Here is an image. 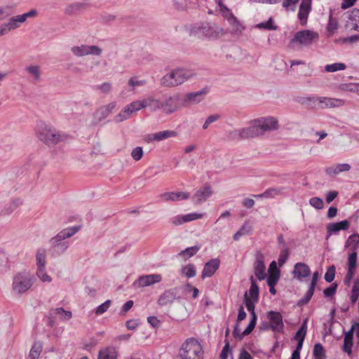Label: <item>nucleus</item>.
Masks as SVG:
<instances>
[{"mask_svg": "<svg viewBox=\"0 0 359 359\" xmlns=\"http://www.w3.org/2000/svg\"><path fill=\"white\" fill-rule=\"evenodd\" d=\"M86 7V4L81 2H76L68 5L65 10V13L67 15L78 14L81 10Z\"/></svg>", "mask_w": 359, "mask_h": 359, "instance_id": "obj_32", "label": "nucleus"}, {"mask_svg": "<svg viewBox=\"0 0 359 359\" xmlns=\"http://www.w3.org/2000/svg\"><path fill=\"white\" fill-rule=\"evenodd\" d=\"M102 53V48L97 46H88L86 45V55H95L100 56Z\"/></svg>", "mask_w": 359, "mask_h": 359, "instance_id": "obj_44", "label": "nucleus"}, {"mask_svg": "<svg viewBox=\"0 0 359 359\" xmlns=\"http://www.w3.org/2000/svg\"><path fill=\"white\" fill-rule=\"evenodd\" d=\"M181 273L188 278H194L196 274L195 266L189 264L181 269Z\"/></svg>", "mask_w": 359, "mask_h": 359, "instance_id": "obj_40", "label": "nucleus"}, {"mask_svg": "<svg viewBox=\"0 0 359 359\" xmlns=\"http://www.w3.org/2000/svg\"><path fill=\"white\" fill-rule=\"evenodd\" d=\"M314 290H313L312 288L309 287L306 294H304V297L299 299V301L298 302V305L302 306L306 304L311 299L314 293Z\"/></svg>", "mask_w": 359, "mask_h": 359, "instance_id": "obj_52", "label": "nucleus"}, {"mask_svg": "<svg viewBox=\"0 0 359 359\" xmlns=\"http://www.w3.org/2000/svg\"><path fill=\"white\" fill-rule=\"evenodd\" d=\"M257 301H254L253 299H250L248 296V293L245 292L244 294V302L247 309L252 313L255 312V303Z\"/></svg>", "mask_w": 359, "mask_h": 359, "instance_id": "obj_51", "label": "nucleus"}, {"mask_svg": "<svg viewBox=\"0 0 359 359\" xmlns=\"http://www.w3.org/2000/svg\"><path fill=\"white\" fill-rule=\"evenodd\" d=\"M55 311L57 314L62 315L65 320H69L72 316L71 311H65L63 308H57Z\"/></svg>", "mask_w": 359, "mask_h": 359, "instance_id": "obj_60", "label": "nucleus"}, {"mask_svg": "<svg viewBox=\"0 0 359 359\" xmlns=\"http://www.w3.org/2000/svg\"><path fill=\"white\" fill-rule=\"evenodd\" d=\"M279 276L280 272L278 269H276V271L274 272L270 273L267 278L268 285H276L278 281Z\"/></svg>", "mask_w": 359, "mask_h": 359, "instance_id": "obj_47", "label": "nucleus"}, {"mask_svg": "<svg viewBox=\"0 0 359 359\" xmlns=\"http://www.w3.org/2000/svg\"><path fill=\"white\" fill-rule=\"evenodd\" d=\"M212 194V188L205 185L198 189L192 197L194 203L199 205L206 201Z\"/></svg>", "mask_w": 359, "mask_h": 359, "instance_id": "obj_15", "label": "nucleus"}, {"mask_svg": "<svg viewBox=\"0 0 359 359\" xmlns=\"http://www.w3.org/2000/svg\"><path fill=\"white\" fill-rule=\"evenodd\" d=\"M192 32L202 35L206 38L216 39L223 35V29L215 23L204 22L196 25L192 28Z\"/></svg>", "mask_w": 359, "mask_h": 359, "instance_id": "obj_9", "label": "nucleus"}, {"mask_svg": "<svg viewBox=\"0 0 359 359\" xmlns=\"http://www.w3.org/2000/svg\"><path fill=\"white\" fill-rule=\"evenodd\" d=\"M358 86L352 83H342L339 86V88L344 91L357 92Z\"/></svg>", "mask_w": 359, "mask_h": 359, "instance_id": "obj_59", "label": "nucleus"}, {"mask_svg": "<svg viewBox=\"0 0 359 359\" xmlns=\"http://www.w3.org/2000/svg\"><path fill=\"white\" fill-rule=\"evenodd\" d=\"M313 354L314 359H326L325 351L320 343L314 345Z\"/></svg>", "mask_w": 359, "mask_h": 359, "instance_id": "obj_38", "label": "nucleus"}, {"mask_svg": "<svg viewBox=\"0 0 359 359\" xmlns=\"http://www.w3.org/2000/svg\"><path fill=\"white\" fill-rule=\"evenodd\" d=\"M283 189L280 188H270L266 189L264 193L255 196L257 198H274L276 196L280 195Z\"/></svg>", "mask_w": 359, "mask_h": 359, "instance_id": "obj_35", "label": "nucleus"}, {"mask_svg": "<svg viewBox=\"0 0 359 359\" xmlns=\"http://www.w3.org/2000/svg\"><path fill=\"white\" fill-rule=\"evenodd\" d=\"M79 226H75L62 230L55 237L50 240L49 243L50 246L58 254L64 253L69 247V242L65 241V240L74 236L79 231Z\"/></svg>", "mask_w": 359, "mask_h": 359, "instance_id": "obj_4", "label": "nucleus"}, {"mask_svg": "<svg viewBox=\"0 0 359 359\" xmlns=\"http://www.w3.org/2000/svg\"><path fill=\"white\" fill-rule=\"evenodd\" d=\"M116 106V102H113L107 105L100 107L95 112V118L98 121L104 120L111 113V111L115 109Z\"/></svg>", "mask_w": 359, "mask_h": 359, "instance_id": "obj_22", "label": "nucleus"}, {"mask_svg": "<svg viewBox=\"0 0 359 359\" xmlns=\"http://www.w3.org/2000/svg\"><path fill=\"white\" fill-rule=\"evenodd\" d=\"M202 355L201 344L197 340L190 338L182 344L177 359H202Z\"/></svg>", "mask_w": 359, "mask_h": 359, "instance_id": "obj_5", "label": "nucleus"}, {"mask_svg": "<svg viewBox=\"0 0 359 359\" xmlns=\"http://www.w3.org/2000/svg\"><path fill=\"white\" fill-rule=\"evenodd\" d=\"M220 265V261L217 258L211 259L204 265L201 278L203 279L205 278L211 277L216 271L219 269Z\"/></svg>", "mask_w": 359, "mask_h": 359, "instance_id": "obj_17", "label": "nucleus"}, {"mask_svg": "<svg viewBox=\"0 0 359 359\" xmlns=\"http://www.w3.org/2000/svg\"><path fill=\"white\" fill-rule=\"evenodd\" d=\"M25 70L33 77L34 81H41V70L38 65H30L25 68Z\"/></svg>", "mask_w": 359, "mask_h": 359, "instance_id": "obj_36", "label": "nucleus"}, {"mask_svg": "<svg viewBox=\"0 0 359 359\" xmlns=\"http://www.w3.org/2000/svg\"><path fill=\"white\" fill-rule=\"evenodd\" d=\"M309 204L313 208L321 210L324 207V203L322 198L319 197H312L309 200Z\"/></svg>", "mask_w": 359, "mask_h": 359, "instance_id": "obj_50", "label": "nucleus"}, {"mask_svg": "<svg viewBox=\"0 0 359 359\" xmlns=\"http://www.w3.org/2000/svg\"><path fill=\"white\" fill-rule=\"evenodd\" d=\"M357 265V252L356 251L352 252L348 257L347 263V273L344 279V283L348 285L351 280L353 278L355 273V268Z\"/></svg>", "mask_w": 359, "mask_h": 359, "instance_id": "obj_16", "label": "nucleus"}, {"mask_svg": "<svg viewBox=\"0 0 359 359\" xmlns=\"http://www.w3.org/2000/svg\"><path fill=\"white\" fill-rule=\"evenodd\" d=\"M5 25L7 27L9 32L15 29L20 27L19 24L17 22V21L13 17L10 18L8 22Z\"/></svg>", "mask_w": 359, "mask_h": 359, "instance_id": "obj_62", "label": "nucleus"}, {"mask_svg": "<svg viewBox=\"0 0 359 359\" xmlns=\"http://www.w3.org/2000/svg\"><path fill=\"white\" fill-rule=\"evenodd\" d=\"M350 226L348 220H343L339 222L330 223L327 226V233H335L340 230H346Z\"/></svg>", "mask_w": 359, "mask_h": 359, "instance_id": "obj_27", "label": "nucleus"}, {"mask_svg": "<svg viewBox=\"0 0 359 359\" xmlns=\"http://www.w3.org/2000/svg\"><path fill=\"white\" fill-rule=\"evenodd\" d=\"M34 277L28 272H19L13 276L12 290L14 294L21 295L27 292L33 285Z\"/></svg>", "mask_w": 359, "mask_h": 359, "instance_id": "obj_6", "label": "nucleus"}, {"mask_svg": "<svg viewBox=\"0 0 359 359\" xmlns=\"http://www.w3.org/2000/svg\"><path fill=\"white\" fill-rule=\"evenodd\" d=\"M71 51L76 57L86 56V45L73 46L71 48Z\"/></svg>", "mask_w": 359, "mask_h": 359, "instance_id": "obj_49", "label": "nucleus"}, {"mask_svg": "<svg viewBox=\"0 0 359 359\" xmlns=\"http://www.w3.org/2000/svg\"><path fill=\"white\" fill-rule=\"evenodd\" d=\"M252 138L278 129V121L273 116L260 117L252 120L249 126Z\"/></svg>", "mask_w": 359, "mask_h": 359, "instance_id": "obj_1", "label": "nucleus"}, {"mask_svg": "<svg viewBox=\"0 0 359 359\" xmlns=\"http://www.w3.org/2000/svg\"><path fill=\"white\" fill-rule=\"evenodd\" d=\"M177 135V132L171 130H166L150 135L149 139L151 140L160 142L166 139L176 137Z\"/></svg>", "mask_w": 359, "mask_h": 359, "instance_id": "obj_24", "label": "nucleus"}, {"mask_svg": "<svg viewBox=\"0 0 359 359\" xmlns=\"http://www.w3.org/2000/svg\"><path fill=\"white\" fill-rule=\"evenodd\" d=\"M226 18L229 23L232 26V32L235 34H240L242 32L244 29L243 26L232 13H229V16L226 15Z\"/></svg>", "mask_w": 359, "mask_h": 359, "instance_id": "obj_31", "label": "nucleus"}, {"mask_svg": "<svg viewBox=\"0 0 359 359\" xmlns=\"http://www.w3.org/2000/svg\"><path fill=\"white\" fill-rule=\"evenodd\" d=\"M299 0H283V6L286 10L294 11L297 4ZM312 0H302L299 6L298 18L301 25H304L308 19V15L311 10Z\"/></svg>", "mask_w": 359, "mask_h": 359, "instance_id": "obj_8", "label": "nucleus"}, {"mask_svg": "<svg viewBox=\"0 0 359 359\" xmlns=\"http://www.w3.org/2000/svg\"><path fill=\"white\" fill-rule=\"evenodd\" d=\"M310 273V269L305 263L298 262L294 266V278L299 280H302L304 278L308 277Z\"/></svg>", "mask_w": 359, "mask_h": 359, "instance_id": "obj_21", "label": "nucleus"}, {"mask_svg": "<svg viewBox=\"0 0 359 359\" xmlns=\"http://www.w3.org/2000/svg\"><path fill=\"white\" fill-rule=\"evenodd\" d=\"M208 90L205 88H203L197 92L186 93L182 96V106L197 104L205 99Z\"/></svg>", "mask_w": 359, "mask_h": 359, "instance_id": "obj_12", "label": "nucleus"}, {"mask_svg": "<svg viewBox=\"0 0 359 359\" xmlns=\"http://www.w3.org/2000/svg\"><path fill=\"white\" fill-rule=\"evenodd\" d=\"M46 251L45 249H39L36 255L37 269L44 268L46 264Z\"/></svg>", "mask_w": 359, "mask_h": 359, "instance_id": "obj_37", "label": "nucleus"}, {"mask_svg": "<svg viewBox=\"0 0 359 359\" xmlns=\"http://www.w3.org/2000/svg\"><path fill=\"white\" fill-rule=\"evenodd\" d=\"M327 29L330 34H332L338 29V22L332 15L330 16Z\"/></svg>", "mask_w": 359, "mask_h": 359, "instance_id": "obj_53", "label": "nucleus"}, {"mask_svg": "<svg viewBox=\"0 0 359 359\" xmlns=\"http://www.w3.org/2000/svg\"><path fill=\"white\" fill-rule=\"evenodd\" d=\"M307 332L306 320L303 323L299 329L296 332L294 339L296 341L302 340L304 341Z\"/></svg>", "mask_w": 359, "mask_h": 359, "instance_id": "obj_43", "label": "nucleus"}, {"mask_svg": "<svg viewBox=\"0 0 359 359\" xmlns=\"http://www.w3.org/2000/svg\"><path fill=\"white\" fill-rule=\"evenodd\" d=\"M312 102L320 109L337 108L342 107L345 104V100L342 99H337L327 97H306L302 99V104Z\"/></svg>", "mask_w": 359, "mask_h": 359, "instance_id": "obj_7", "label": "nucleus"}, {"mask_svg": "<svg viewBox=\"0 0 359 359\" xmlns=\"http://www.w3.org/2000/svg\"><path fill=\"white\" fill-rule=\"evenodd\" d=\"M351 165L348 163L337 164L334 166L328 167L326 168L325 172L329 175H338L340 172L349 171Z\"/></svg>", "mask_w": 359, "mask_h": 359, "instance_id": "obj_29", "label": "nucleus"}, {"mask_svg": "<svg viewBox=\"0 0 359 359\" xmlns=\"http://www.w3.org/2000/svg\"><path fill=\"white\" fill-rule=\"evenodd\" d=\"M220 118H221V116H220V114H212V115H211V116H209L206 118V120L205 121V122H204V123H203V126H202V128H203V130H206V129H208V127H209V126H210L211 123H214V122H215V121H218Z\"/></svg>", "mask_w": 359, "mask_h": 359, "instance_id": "obj_48", "label": "nucleus"}, {"mask_svg": "<svg viewBox=\"0 0 359 359\" xmlns=\"http://www.w3.org/2000/svg\"><path fill=\"white\" fill-rule=\"evenodd\" d=\"M268 323H263L264 330H270L275 333H283L284 323L282 314L278 311H269L266 313Z\"/></svg>", "mask_w": 359, "mask_h": 359, "instance_id": "obj_10", "label": "nucleus"}, {"mask_svg": "<svg viewBox=\"0 0 359 359\" xmlns=\"http://www.w3.org/2000/svg\"><path fill=\"white\" fill-rule=\"evenodd\" d=\"M175 299V293L170 290L163 293L158 299V303L160 306H166L171 304Z\"/></svg>", "mask_w": 359, "mask_h": 359, "instance_id": "obj_30", "label": "nucleus"}, {"mask_svg": "<svg viewBox=\"0 0 359 359\" xmlns=\"http://www.w3.org/2000/svg\"><path fill=\"white\" fill-rule=\"evenodd\" d=\"M182 216L184 219V222L187 223V222H189L202 218L203 216V214L192 212V213H189V214H187V215H183Z\"/></svg>", "mask_w": 359, "mask_h": 359, "instance_id": "obj_54", "label": "nucleus"}, {"mask_svg": "<svg viewBox=\"0 0 359 359\" xmlns=\"http://www.w3.org/2000/svg\"><path fill=\"white\" fill-rule=\"evenodd\" d=\"M250 280L251 284L249 290L250 299L254 301H258L259 294V287L253 276H251Z\"/></svg>", "mask_w": 359, "mask_h": 359, "instance_id": "obj_33", "label": "nucleus"}, {"mask_svg": "<svg viewBox=\"0 0 359 359\" xmlns=\"http://www.w3.org/2000/svg\"><path fill=\"white\" fill-rule=\"evenodd\" d=\"M334 277H335V267H334V266L332 265V266H330L327 269V270L325 274V280L327 283H331L334 279Z\"/></svg>", "mask_w": 359, "mask_h": 359, "instance_id": "obj_55", "label": "nucleus"}, {"mask_svg": "<svg viewBox=\"0 0 359 359\" xmlns=\"http://www.w3.org/2000/svg\"><path fill=\"white\" fill-rule=\"evenodd\" d=\"M117 351L113 346L100 350L97 359H117Z\"/></svg>", "mask_w": 359, "mask_h": 359, "instance_id": "obj_28", "label": "nucleus"}, {"mask_svg": "<svg viewBox=\"0 0 359 359\" xmlns=\"http://www.w3.org/2000/svg\"><path fill=\"white\" fill-rule=\"evenodd\" d=\"M135 111V102H132L130 104L127 105L114 118V121L116 123L122 122L128 118L131 114Z\"/></svg>", "mask_w": 359, "mask_h": 359, "instance_id": "obj_25", "label": "nucleus"}, {"mask_svg": "<svg viewBox=\"0 0 359 359\" xmlns=\"http://www.w3.org/2000/svg\"><path fill=\"white\" fill-rule=\"evenodd\" d=\"M256 27L258 29H264L266 30H276L277 26L273 25V19L270 18L268 21L257 24Z\"/></svg>", "mask_w": 359, "mask_h": 359, "instance_id": "obj_45", "label": "nucleus"}, {"mask_svg": "<svg viewBox=\"0 0 359 359\" xmlns=\"http://www.w3.org/2000/svg\"><path fill=\"white\" fill-rule=\"evenodd\" d=\"M359 245V235L358 233H353L351 235L345 244L346 248H350L352 251H356Z\"/></svg>", "mask_w": 359, "mask_h": 359, "instance_id": "obj_34", "label": "nucleus"}, {"mask_svg": "<svg viewBox=\"0 0 359 359\" xmlns=\"http://www.w3.org/2000/svg\"><path fill=\"white\" fill-rule=\"evenodd\" d=\"M199 250V248L198 246H193L190 248H187L184 250H182L179 255L181 257H184V259H187L194 255L197 253V252Z\"/></svg>", "mask_w": 359, "mask_h": 359, "instance_id": "obj_42", "label": "nucleus"}, {"mask_svg": "<svg viewBox=\"0 0 359 359\" xmlns=\"http://www.w3.org/2000/svg\"><path fill=\"white\" fill-rule=\"evenodd\" d=\"M161 103L165 113L171 114L175 111L180 106H182V96L179 93H176L167 97L164 102H161Z\"/></svg>", "mask_w": 359, "mask_h": 359, "instance_id": "obj_14", "label": "nucleus"}, {"mask_svg": "<svg viewBox=\"0 0 359 359\" xmlns=\"http://www.w3.org/2000/svg\"><path fill=\"white\" fill-rule=\"evenodd\" d=\"M111 300H107L104 303L98 306L95 311V315L100 316L105 313L111 306Z\"/></svg>", "mask_w": 359, "mask_h": 359, "instance_id": "obj_46", "label": "nucleus"}, {"mask_svg": "<svg viewBox=\"0 0 359 359\" xmlns=\"http://www.w3.org/2000/svg\"><path fill=\"white\" fill-rule=\"evenodd\" d=\"M346 65L342 62H337L325 66V71L327 72H335L346 69Z\"/></svg>", "mask_w": 359, "mask_h": 359, "instance_id": "obj_41", "label": "nucleus"}, {"mask_svg": "<svg viewBox=\"0 0 359 359\" xmlns=\"http://www.w3.org/2000/svg\"><path fill=\"white\" fill-rule=\"evenodd\" d=\"M195 76L193 70L179 68L165 74L161 79L163 85L168 87L177 86L182 84Z\"/></svg>", "mask_w": 359, "mask_h": 359, "instance_id": "obj_3", "label": "nucleus"}, {"mask_svg": "<svg viewBox=\"0 0 359 359\" xmlns=\"http://www.w3.org/2000/svg\"><path fill=\"white\" fill-rule=\"evenodd\" d=\"M36 275L43 282H50L52 280L51 278L46 273L45 267L37 269Z\"/></svg>", "mask_w": 359, "mask_h": 359, "instance_id": "obj_56", "label": "nucleus"}, {"mask_svg": "<svg viewBox=\"0 0 359 359\" xmlns=\"http://www.w3.org/2000/svg\"><path fill=\"white\" fill-rule=\"evenodd\" d=\"M160 199L163 202L168 201H179L188 199L189 198V193L184 191L179 192H165L159 196Z\"/></svg>", "mask_w": 359, "mask_h": 359, "instance_id": "obj_18", "label": "nucleus"}, {"mask_svg": "<svg viewBox=\"0 0 359 359\" xmlns=\"http://www.w3.org/2000/svg\"><path fill=\"white\" fill-rule=\"evenodd\" d=\"M42 351V345L40 342H35L30 350L29 357L30 359H38Z\"/></svg>", "mask_w": 359, "mask_h": 359, "instance_id": "obj_39", "label": "nucleus"}, {"mask_svg": "<svg viewBox=\"0 0 359 359\" xmlns=\"http://www.w3.org/2000/svg\"><path fill=\"white\" fill-rule=\"evenodd\" d=\"M348 23L352 29L359 32V9L354 8L348 13Z\"/></svg>", "mask_w": 359, "mask_h": 359, "instance_id": "obj_26", "label": "nucleus"}, {"mask_svg": "<svg viewBox=\"0 0 359 359\" xmlns=\"http://www.w3.org/2000/svg\"><path fill=\"white\" fill-rule=\"evenodd\" d=\"M289 255V250L287 247L283 248L282 250L280 251L279 258H278V264L280 266L283 265L286 260L288 258Z\"/></svg>", "mask_w": 359, "mask_h": 359, "instance_id": "obj_57", "label": "nucleus"}, {"mask_svg": "<svg viewBox=\"0 0 359 359\" xmlns=\"http://www.w3.org/2000/svg\"><path fill=\"white\" fill-rule=\"evenodd\" d=\"M238 231L243 236H245V235L249 234L251 232L252 226L248 222H245Z\"/></svg>", "mask_w": 359, "mask_h": 359, "instance_id": "obj_64", "label": "nucleus"}, {"mask_svg": "<svg viewBox=\"0 0 359 359\" xmlns=\"http://www.w3.org/2000/svg\"><path fill=\"white\" fill-rule=\"evenodd\" d=\"M353 341L344 339L343 351L351 355L352 353Z\"/></svg>", "mask_w": 359, "mask_h": 359, "instance_id": "obj_61", "label": "nucleus"}, {"mask_svg": "<svg viewBox=\"0 0 359 359\" xmlns=\"http://www.w3.org/2000/svg\"><path fill=\"white\" fill-rule=\"evenodd\" d=\"M337 285L336 283L332 284L330 287L324 290L323 294L325 297H331L334 296L337 291Z\"/></svg>", "mask_w": 359, "mask_h": 359, "instance_id": "obj_58", "label": "nucleus"}, {"mask_svg": "<svg viewBox=\"0 0 359 359\" xmlns=\"http://www.w3.org/2000/svg\"><path fill=\"white\" fill-rule=\"evenodd\" d=\"M254 270L255 276L259 280H262L266 278V267L264 263V256L260 252L257 255Z\"/></svg>", "mask_w": 359, "mask_h": 359, "instance_id": "obj_19", "label": "nucleus"}, {"mask_svg": "<svg viewBox=\"0 0 359 359\" xmlns=\"http://www.w3.org/2000/svg\"><path fill=\"white\" fill-rule=\"evenodd\" d=\"M318 34L313 31H299L294 34V38L291 40V43H297L300 47L309 46L318 39Z\"/></svg>", "mask_w": 359, "mask_h": 359, "instance_id": "obj_11", "label": "nucleus"}, {"mask_svg": "<svg viewBox=\"0 0 359 359\" xmlns=\"http://www.w3.org/2000/svg\"><path fill=\"white\" fill-rule=\"evenodd\" d=\"M229 139L231 140H240L252 138L249 126L230 131L228 134Z\"/></svg>", "mask_w": 359, "mask_h": 359, "instance_id": "obj_23", "label": "nucleus"}, {"mask_svg": "<svg viewBox=\"0 0 359 359\" xmlns=\"http://www.w3.org/2000/svg\"><path fill=\"white\" fill-rule=\"evenodd\" d=\"M162 108V104L154 96L149 95L136 101V111L143 109H148L153 111Z\"/></svg>", "mask_w": 359, "mask_h": 359, "instance_id": "obj_13", "label": "nucleus"}, {"mask_svg": "<svg viewBox=\"0 0 359 359\" xmlns=\"http://www.w3.org/2000/svg\"><path fill=\"white\" fill-rule=\"evenodd\" d=\"M170 222L174 226H179L184 224V219L182 215H176L170 219Z\"/></svg>", "mask_w": 359, "mask_h": 359, "instance_id": "obj_63", "label": "nucleus"}, {"mask_svg": "<svg viewBox=\"0 0 359 359\" xmlns=\"http://www.w3.org/2000/svg\"><path fill=\"white\" fill-rule=\"evenodd\" d=\"M162 277L160 274H150L139 277L136 283L139 287H146L160 283Z\"/></svg>", "mask_w": 359, "mask_h": 359, "instance_id": "obj_20", "label": "nucleus"}, {"mask_svg": "<svg viewBox=\"0 0 359 359\" xmlns=\"http://www.w3.org/2000/svg\"><path fill=\"white\" fill-rule=\"evenodd\" d=\"M38 138L47 145L56 144L67 140V135L57 132L55 128L44 123H40L36 128Z\"/></svg>", "mask_w": 359, "mask_h": 359, "instance_id": "obj_2", "label": "nucleus"}]
</instances>
